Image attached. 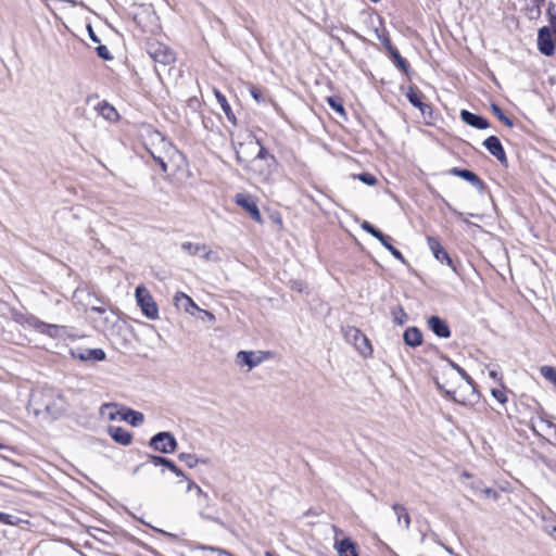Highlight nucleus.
Listing matches in <instances>:
<instances>
[{
  "mask_svg": "<svg viewBox=\"0 0 556 556\" xmlns=\"http://www.w3.org/2000/svg\"><path fill=\"white\" fill-rule=\"evenodd\" d=\"M237 161L262 182H268L276 168V159L255 138H249L236 152Z\"/></svg>",
  "mask_w": 556,
  "mask_h": 556,
  "instance_id": "nucleus-1",
  "label": "nucleus"
},
{
  "mask_svg": "<svg viewBox=\"0 0 556 556\" xmlns=\"http://www.w3.org/2000/svg\"><path fill=\"white\" fill-rule=\"evenodd\" d=\"M149 152L161 166L163 173L168 170V163L176 162L179 151L161 132L152 131L149 135Z\"/></svg>",
  "mask_w": 556,
  "mask_h": 556,
  "instance_id": "nucleus-2",
  "label": "nucleus"
},
{
  "mask_svg": "<svg viewBox=\"0 0 556 556\" xmlns=\"http://www.w3.org/2000/svg\"><path fill=\"white\" fill-rule=\"evenodd\" d=\"M30 404L34 406L36 415L45 412L49 416L55 417L63 410L62 399L51 390L33 393Z\"/></svg>",
  "mask_w": 556,
  "mask_h": 556,
  "instance_id": "nucleus-3",
  "label": "nucleus"
},
{
  "mask_svg": "<svg viewBox=\"0 0 556 556\" xmlns=\"http://www.w3.org/2000/svg\"><path fill=\"white\" fill-rule=\"evenodd\" d=\"M135 298L142 314L151 320L159 318V307L150 291L144 285H139L135 291Z\"/></svg>",
  "mask_w": 556,
  "mask_h": 556,
  "instance_id": "nucleus-4",
  "label": "nucleus"
},
{
  "mask_svg": "<svg viewBox=\"0 0 556 556\" xmlns=\"http://www.w3.org/2000/svg\"><path fill=\"white\" fill-rule=\"evenodd\" d=\"M270 357L268 352L263 351H239L236 354V364L240 368H245V371L249 372L253 368L261 365L263 362L267 361Z\"/></svg>",
  "mask_w": 556,
  "mask_h": 556,
  "instance_id": "nucleus-5",
  "label": "nucleus"
},
{
  "mask_svg": "<svg viewBox=\"0 0 556 556\" xmlns=\"http://www.w3.org/2000/svg\"><path fill=\"white\" fill-rule=\"evenodd\" d=\"M530 426L533 432L547 440L556 442V425L544 415L533 416L530 420Z\"/></svg>",
  "mask_w": 556,
  "mask_h": 556,
  "instance_id": "nucleus-6",
  "label": "nucleus"
},
{
  "mask_svg": "<svg viewBox=\"0 0 556 556\" xmlns=\"http://www.w3.org/2000/svg\"><path fill=\"white\" fill-rule=\"evenodd\" d=\"M345 340L352 343L356 350L364 356L370 355L372 352L371 345L367 337L355 327H345L343 329Z\"/></svg>",
  "mask_w": 556,
  "mask_h": 556,
  "instance_id": "nucleus-7",
  "label": "nucleus"
},
{
  "mask_svg": "<svg viewBox=\"0 0 556 556\" xmlns=\"http://www.w3.org/2000/svg\"><path fill=\"white\" fill-rule=\"evenodd\" d=\"M27 324L38 332L54 339L62 338L67 333L66 327L54 324H46L34 316L27 318Z\"/></svg>",
  "mask_w": 556,
  "mask_h": 556,
  "instance_id": "nucleus-8",
  "label": "nucleus"
},
{
  "mask_svg": "<svg viewBox=\"0 0 556 556\" xmlns=\"http://www.w3.org/2000/svg\"><path fill=\"white\" fill-rule=\"evenodd\" d=\"M150 446L161 453H173L177 447V441L169 432H159L150 440Z\"/></svg>",
  "mask_w": 556,
  "mask_h": 556,
  "instance_id": "nucleus-9",
  "label": "nucleus"
},
{
  "mask_svg": "<svg viewBox=\"0 0 556 556\" xmlns=\"http://www.w3.org/2000/svg\"><path fill=\"white\" fill-rule=\"evenodd\" d=\"M235 202L237 205L248 212L256 223L261 224L263 222L257 203L253 197L247 193H237L235 197Z\"/></svg>",
  "mask_w": 556,
  "mask_h": 556,
  "instance_id": "nucleus-10",
  "label": "nucleus"
},
{
  "mask_svg": "<svg viewBox=\"0 0 556 556\" xmlns=\"http://www.w3.org/2000/svg\"><path fill=\"white\" fill-rule=\"evenodd\" d=\"M427 243L432 252L433 256L441 263H446L453 270H455L453 260L450 257L448 253L444 250L442 244L437 238L428 237Z\"/></svg>",
  "mask_w": 556,
  "mask_h": 556,
  "instance_id": "nucleus-11",
  "label": "nucleus"
},
{
  "mask_svg": "<svg viewBox=\"0 0 556 556\" xmlns=\"http://www.w3.org/2000/svg\"><path fill=\"white\" fill-rule=\"evenodd\" d=\"M484 148L502 164L507 162L504 148L496 136H490L483 141Z\"/></svg>",
  "mask_w": 556,
  "mask_h": 556,
  "instance_id": "nucleus-12",
  "label": "nucleus"
},
{
  "mask_svg": "<svg viewBox=\"0 0 556 556\" xmlns=\"http://www.w3.org/2000/svg\"><path fill=\"white\" fill-rule=\"evenodd\" d=\"M151 58L163 65L170 64L175 61L174 52L165 46L159 45L151 47L149 50Z\"/></svg>",
  "mask_w": 556,
  "mask_h": 556,
  "instance_id": "nucleus-13",
  "label": "nucleus"
},
{
  "mask_svg": "<svg viewBox=\"0 0 556 556\" xmlns=\"http://www.w3.org/2000/svg\"><path fill=\"white\" fill-rule=\"evenodd\" d=\"M174 304L175 306L179 307V308H182L186 313L190 314V315H194V313L198 311H202L195 303L194 301L189 296L187 295L186 293L184 292H177L175 295H174Z\"/></svg>",
  "mask_w": 556,
  "mask_h": 556,
  "instance_id": "nucleus-14",
  "label": "nucleus"
},
{
  "mask_svg": "<svg viewBox=\"0 0 556 556\" xmlns=\"http://www.w3.org/2000/svg\"><path fill=\"white\" fill-rule=\"evenodd\" d=\"M333 547L339 556H358L356 544L349 538L336 539Z\"/></svg>",
  "mask_w": 556,
  "mask_h": 556,
  "instance_id": "nucleus-15",
  "label": "nucleus"
},
{
  "mask_svg": "<svg viewBox=\"0 0 556 556\" xmlns=\"http://www.w3.org/2000/svg\"><path fill=\"white\" fill-rule=\"evenodd\" d=\"M73 357L80 361L100 362L105 359V352L102 349H86L72 352Z\"/></svg>",
  "mask_w": 556,
  "mask_h": 556,
  "instance_id": "nucleus-16",
  "label": "nucleus"
},
{
  "mask_svg": "<svg viewBox=\"0 0 556 556\" xmlns=\"http://www.w3.org/2000/svg\"><path fill=\"white\" fill-rule=\"evenodd\" d=\"M428 326L433 331L434 334H437L440 338H450L451 337V330L448 328V325L445 320L441 319L438 316H431L428 319Z\"/></svg>",
  "mask_w": 556,
  "mask_h": 556,
  "instance_id": "nucleus-17",
  "label": "nucleus"
},
{
  "mask_svg": "<svg viewBox=\"0 0 556 556\" xmlns=\"http://www.w3.org/2000/svg\"><path fill=\"white\" fill-rule=\"evenodd\" d=\"M538 45L540 51L545 55H552L554 53V43L548 29H541L539 33Z\"/></svg>",
  "mask_w": 556,
  "mask_h": 556,
  "instance_id": "nucleus-18",
  "label": "nucleus"
},
{
  "mask_svg": "<svg viewBox=\"0 0 556 556\" xmlns=\"http://www.w3.org/2000/svg\"><path fill=\"white\" fill-rule=\"evenodd\" d=\"M460 118L463 119V122L477 129H485L489 127V122L485 118L476 115L467 110H463L460 112Z\"/></svg>",
  "mask_w": 556,
  "mask_h": 556,
  "instance_id": "nucleus-19",
  "label": "nucleus"
},
{
  "mask_svg": "<svg viewBox=\"0 0 556 556\" xmlns=\"http://www.w3.org/2000/svg\"><path fill=\"white\" fill-rule=\"evenodd\" d=\"M108 432L115 442L122 445H128L131 443V434L122 427L110 426L108 428Z\"/></svg>",
  "mask_w": 556,
  "mask_h": 556,
  "instance_id": "nucleus-20",
  "label": "nucleus"
},
{
  "mask_svg": "<svg viewBox=\"0 0 556 556\" xmlns=\"http://www.w3.org/2000/svg\"><path fill=\"white\" fill-rule=\"evenodd\" d=\"M405 344L416 348L422 343V333L417 327H408L403 334Z\"/></svg>",
  "mask_w": 556,
  "mask_h": 556,
  "instance_id": "nucleus-21",
  "label": "nucleus"
},
{
  "mask_svg": "<svg viewBox=\"0 0 556 556\" xmlns=\"http://www.w3.org/2000/svg\"><path fill=\"white\" fill-rule=\"evenodd\" d=\"M99 114L110 122H116L118 119V113L115 108L109 104L106 101H102L97 105Z\"/></svg>",
  "mask_w": 556,
  "mask_h": 556,
  "instance_id": "nucleus-22",
  "label": "nucleus"
},
{
  "mask_svg": "<svg viewBox=\"0 0 556 556\" xmlns=\"http://www.w3.org/2000/svg\"><path fill=\"white\" fill-rule=\"evenodd\" d=\"M214 94L216 97L217 102L219 103L222 110L226 114L229 122L236 123L235 114L230 108V104L228 103L226 97L217 89L214 90Z\"/></svg>",
  "mask_w": 556,
  "mask_h": 556,
  "instance_id": "nucleus-23",
  "label": "nucleus"
},
{
  "mask_svg": "<svg viewBox=\"0 0 556 556\" xmlns=\"http://www.w3.org/2000/svg\"><path fill=\"white\" fill-rule=\"evenodd\" d=\"M406 97L414 106L421 111L422 114H425L426 110L429 109V106L422 102V94L419 91L409 89Z\"/></svg>",
  "mask_w": 556,
  "mask_h": 556,
  "instance_id": "nucleus-24",
  "label": "nucleus"
},
{
  "mask_svg": "<svg viewBox=\"0 0 556 556\" xmlns=\"http://www.w3.org/2000/svg\"><path fill=\"white\" fill-rule=\"evenodd\" d=\"M121 419L127 421L128 424H130L134 427H137V426L142 425L144 417L139 412L127 409V410L123 412Z\"/></svg>",
  "mask_w": 556,
  "mask_h": 556,
  "instance_id": "nucleus-25",
  "label": "nucleus"
},
{
  "mask_svg": "<svg viewBox=\"0 0 556 556\" xmlns=\"http://www.w3.org/2000/svg\"><path fill=\"white\" fill-rule=\"evenodd\" d=\"M392 508L396 515L397 522L401 523L403 520L405 528L408 529L410 526V517L405 507L400 504H394Z\"/></svg>",
  "mask_w": 556,
  "mask_h": 556,
  "instance_id": "nucleus-26",
  "label": "nucleus"
},
{
  "mask_svg": "<svg viewBox=\"0 0 556 556\" xmlns=\"http://www.w3.org/2000/svg\"><path fill=\"white\" fill-rule=\"evenodd\" d=\"M101 414L110 420L121 419L123 413L117 409L115 405H103L101 407Z\"/></svg>",
  "mask_w": 556,
  "mask_h": 556,
  "instance_id": "nucleus-27",
  "label": "nucleus"
},
{
  "mask_svg": "<svg viewBox=\"0 0 556 556\" xmlns=\"http://www.w3.org/2000/svg\"><path fill=\"white\" fill-rule=\"evenodd\" d=\"M540 374L542 377L549 382H552L556 387V368L553 366H542L540 368Z\"/></svg>",
  "mask_w": 556,
  "mask_h": 556,
  "instance_id": "nucleus-28",
  "label": "nucleus"
},
{
  "mask_svg": "<svg viewBox=\"0 0 556 556\" xmlns=\"http://www.w3.org/2000/svg\"><path fill=\"white\" fill-rule=\"evenodd\" d=\"M181 249L190 255H198L202 250H205V244L184 242Z\"/></svg>",
  "mask_w": 556,
  "mask_h": 556,
  "instance_id": "nucleus-29",
  "label": "nucleus"
},
{
  "mask_svg": "<svg viewBox=\"0 0 556 556\" xmlns=\"http://www.w3.org/2000/svg\"><path fill=\"white\" fill-rule=\"evenodd\" d=\"M389 54L392 58L393 62L397 67H400L403 71H406L407 63L406 61L401 56L397 49L394 47H389Z\"/></svg>",
  "mask_w": 556,
  "mask_h": 556,
  "instance_id": "nucleus-30",
  "label": "nucleus"
},
{
  "mask_svg": "<svg viewBox=\"0 0 556 556\" xmlns=\"http://www.w3.org/2000/svg\"><path fill=\"white\" fill-rule=\"evenodd\" d=\"M453 173L456 176H459V177L464 178L465 180H467V181H469V182H471L473 185L479 182V178L477 177V175L475 173L470 172V170L454 168Z\"/></svg>",
  "mask_w": 556,
  "mask_h": 556,
  "instance_id": "nucleus-31",
  "label": "nucleus"
},
{
  "mask_svg": "<svg viewBox=\"0 0 556 556\" xmlns=\"http://www.w3.org/2000/svg\"><path fill=\"white\" fill-rule=\"evenodd\" d=\"M391 315L393 321L396 323L397 325H403L407 320V314L400 306L393 307L391 311Z\"/></svg>",
  "mask_w": 556,
  "mask_h": 556,
  "instance_id": "nucleus-32",
  "label": "nucleus"
},
{
  "mask_svg": "<svg viewBox=\"0 0 556 556\" xmlns=\"http://www.w3.org/2000/svg\"><path fill=\"white\" fill-rule=\"evenodd\" d=\"M179 459L184 462L189 468H194L200 463V459L194 454L190 453L179 454Z\"/></svg>",
  "mask_w": 556,
  "mask_h": 556,
  "instance_id": "nucleus-33",
  "label": "nucleus"
},
{
  "mask_svg": "<svg viewBox=\"0 0 556 556\" xmlns=\"http://www.w3.org/2000/svg\"><path fill=\"white\" fill-rule=\"evenodd\" d=\"M446 362L448 363V365L455 369L459 376L468 383V384H472V379L470 378V376L460 367L458 366L456 363H454L453 361H451L450 358H446Z\"/></svg>",
  "mask_w": 556,
  "mask_h": 556,
  "instance_id": "nucleus-34",
  "label": "nucleus"
},
{
  "mask_svg": "<svg viewBox=\"0 0 556 556\" xmlns=\"http://www.w3.org/2000/svg\"><path fill=\"white\" fill-rule=\"evenodd\" d=\"M327 102L330 105V108L333 109L336 112L340 114L344 113L343 104L339 98L328 97Z\"/></svg>",
  "mask_w": 556,
  "mask_h": 556,
  "instance_id": "nucleus-35",
  "label": "nucleus"
},
{
  "mask_svg": "<svg viewBox=\"0 0 556 556\" xmlns=\"http://www.w3.org/2000/svg\"><path fill=\"white\" fill-rule=\"evenodd\" d=\"M492 111L506 126L513 127V122L507 116H505L503 111L496 104H492Z\"/></svg>",
  "mask_w": 556,
  "mask_h": 556,
  "instance_id": "nucleus-36",
  "label": "nucleus"
},
{
  "mask_svg": "<svg viewBox=\"0 0 556 556\" xmlns=\"http://www.w3.org/2000/svg\"><path fill=\"white\" fill-rule=\"evenodd\" d=\"M396 260L401 261L402 263H405V258L403 256V254L396 249L394 248L390 241L388 243H384L383 245Z\"/></svg>",
  "mask_w": 556,
  "mask_h": 556,
  "instance_id": "nucleus-37",
  "label": "nucleus"
},
{
  "mask_svg": "<svg viewBox=\"0 0 556 556\" xmlns=\"http://www.w3.org/2000/svg\"><path fill=\"white\" fill-rule=\"evenodd\" d=\"M202 252H205V255H202V257L205 261H211V262H219L220 261V257L218 256V254L215 253L214 251H212L207 245H205V250H202Z\"/></svg>",
  "mask_w": 556,
  "mask_h": 556,
  "instance_id": "nucleus-38",
  "label": "nucleus"
},
{
  "mask_svg": "<svg viewBox=\"0 0 556 556\" xmlns=\"http://www.w3.org/2000/svg\"><path fill=\"white\" fill-rule=\"evenodd\" d=\"M357 178L364 182L365 185H368V186H374L376 185L377 182V179L375 176H372L371 174H368V173H363V174H359L357 176Z\"/></svg>",
  "mask_w": 556,
  "mask_h": 556,
  "instance_id": "nucleus-39",
  "label": "nucleus"
},
{
  "mask_svg": "<svg viewBox=\"0 0 556 556\" xmlns=\"http://www.w3.org/2000/svg\"><path fill=\"white\" fill-rule=\"evenodd\" d=\"M493 397L500 402L501 404H505L507 402V396L505 394V391L502 389H492L491 391Z\"/></svg>",
  "mask_w": 556,
  "mask_h": 556,
  "instance_id": "nucleus-40",
  "label": "nucleus"
},
{
  "mask_svg": "<svg viewBox=\"0 0 556 556\" xmlns=\"http://www.w3.org/2000/svg\"><path fill=\"white\" fill-rule=\"evenodd\" d=\"M250 93L251 96L253 97V99L258 102V103H264L266 101V99L264 98L263 93L261 90H258L257 88L255 87H251L250 88Z\"/></svg>",
  "mask_w": 556,
  "mask_h": 556,
  "instance_id": "nucleus-41",
  "label": "nucleus"
},
{
  "mask_svg": "<svg viewBox=\"0 0 556 556\" xmlns=\"http://www.w3.org/2000/svg\"><path fill=\"white\" fill-rule=\"evenodd\" d=\"M17 518L13 515H9L0 511V522L5 525H14Z\"/></svg>",
  "mask_w": 556,
  "mask_h": 556,
  "instance_id": "nucleus-42",
  "label": "nucleus"
},
{
  "mask_svg": "<svg viewBox=\"0 0 556 556\" xmlns=\"http://www.w3.org/2000/svg\"><path fill=\"white\" fill-rule=\"evenodd\" d=\"M198 504L201 507V509L199 511L200 516L205 519H211V517L208 515H206V513H205V509L208 506V502H205L203 498L198 497Z\"/></svg>",
  "mask_w": 556,
  "mask_h": 556,
  "instance_id": "nucleus-43",
  "label": "nucleus"
},
{
  "mask_svg": "<svg viewBox=\"0 0 556 556\" xmlns=\"http://www.w3.org/2000/svg\"><path fill=\"white\" fill-rule=\"evenodd\" d=\"M477 491L483 492L486 496H491L494 500H497L498 493L490 488L481 489L479 485L473 486Z\"/></svg>",
  "mask_w": 556,
  "mask_h": 556,
  "instance_id": "nucleus-44",
  "label": "nucleus"
},
{
  "mask_svg": "<svg viewBox=\"0 0 556 556\" xmlns=\"http://www.w3.org/2000/svg\"><path fill=\"white\" fill-rule=\"evenodd\" d=\"M375 238H377L382 245H384V243H388L390 241V238L387 237L386 235H383L380 230H376L375 233L372 235Z\"/></svg>",
  "mask_w": 556,
  "mask_h": 556,
  "instance_id": "nucleus-45",
  "label": "nucleus"
},
{
  "mask_svg": "<svg viewBox=\"0 0 556 556\" xmlns=\"http://www.w3.org/2000/svg\"><path fill=\"white\" fill-rule=\"evenodd\" d=\"M375 238H377L382 245H384V243H388L390 241V238L387 237L386 235H383L380 230H376L375 233L372 235Z\"/></svg>",
  "mask_w": 556,
  "mask_h": 556,
  "instance_id": "nucleus-46",
  "label": "nucleus"
},
{
  "mask_svg": "<svg viewBox=\"0 0 556 556\" xmlns=\"http://www.w3.org/2000/svg\"><path fill=\"white\" fill-rule=\"evenodd\" d=\"M375 238H377L382 245H384V243H388L390 241V238L387 237L386 235H383L380 230H376L375 233L372 235Z\"/></svg>",
  "mask_w": 556,
  "mask_h": 556,
  "instance_id": "nucleus-47",
  "label": "nucleus"
},
{
  "mask_svg": "<svg viewBox=\"0 0 556 556\" xmlns=\"http://www.w3.org/2000/svg\"><path fill=\"white\" fill-rule=\"evenodd\" d=\"M151 460L155 466H159V465L167 466V464L169 463V459L161 457V456H152Z\"/></svg>",
  "mask_w": 556,
  "mask_h": 556,
  "instance_id": "nucleus-48",
  "label": "nucleus"
},
{
  "mask_svg": "<svg viewBox=\"0 0 556 556\" xmlns=\"http://www.w3.org/2000/svg\"><path fill=\"white\" fill-rule=\"evenodd\" d=\"M193 491H194L197 497H201L205 502H210V497H208L207 493H205L198 484Z\"/></svg>",
  "mask_w": 556,
  "mask_h": 556,
  "instance_id": "nucleus-49",
  "label": "nucleus"
},
{
  "mask_svg": "<svg viewBox=\"0 0 556 556\" xmlns=\"http://www.w3.org/2000/svg\"><path fill=\"white\" fill-rule=\"evenodd\" d=\"M172 472H174L176 476L178 477H184V473L182 471L172 462L169 460V463L167 464L166 466Z\"/></svg>",
  "mask_w": 556,
  "mask_h": 556,
  "instance_id": "nucleus-50",
  "label": "nucleus"
},
{
  "mask_svg": "<svg viewBox=\"0 0 556 556\" xmlns=\"http://www.w3.org/2000/svg\"><path fill=\"white\" fill-rule=\"evenodd\" d=\"M362 229L365 230L366 232L370 233L371 236L375 233V231L377 230L370 223L368 222H363V224L361 225Z\"/></svg>",
  "mask_w": 556,
  "mask_h": 556,
  "instance_id": "nucleus-51",
  "label": "nucleus"
},
{
  "mask_svg": "<svg viewBox=\"0 0 556 556\" xmlns=\"http://www.w3.org/2000/svg\"><path fill=\"white\" fill-rule=\"evenodd\" d=\"M97 51H98L99 56H101L103 59H110L109 50L105 46L98 47Z\"/></svg>",
  "mask_w": 556,
  "mask_h": 556,
  "instance_id": "nucleus-52",
  "label": "nucleus"
},
{
  "mask_svg": "<svg viewBox=\"0 0 556 556\" xmlns=\"http://www.w3.org/2000/svg\"><path fill=\"white\" fill-rule=\"evenodd\" d=\"M379 39L381 40L382 45L384 46V48L387 49V51L389 52V47H393L389 37L388 36H382V37H379Z\"/></svg>",
  "mask_w": 556,
  "mask_h": 556,
  "instance_id": "nucleus-53",
  "label": "nucleus"
},
{
  "mask_svg": "<svg viewBox=\"0 0 556 556\" xmlns=\"http://www.w3.org/2000/svg\"><path fill=\"white\" fill-rule=\"evenodd\" d=\"M211 551L216 552L218 554V556H232L230 553H228L224 549L211 547Z\"/></svg>",
  "mask_w": 556,
  "mask_h": 556,
  "instance_id": "nucleus-54",
  "label": "nucleus"
},
{
  "mask_svg": "<svg viewBox=\"0 0 556 556\" xmlns=\"http://www.w3.org/2000/svg\"><path fill=\"white\" fill-rule=\"evenodd\" d=\"M197 484L191 481V480H188V484H187V492H191L195 489Z\"/></svg>",
  "mask_w": 556,
  "mask_h": 556,
  "instance_id": "nucleus-55",
  "label": "nucleus"
},
{
  "mask_svg": "<svg viewBox=\"0 0 556 556\" xmlns=\"http://www.w3.org/2000/svg\"><path fill=\"white\" fill-rule=\"evenodd\" d=\"M490 377L493 379V380H500L498 378V374L496 370H490L489 372Z\"/></svg>",
  "mask_w": 556,
  "mask_h": 556,
  "instance_id": "nucleus-56",
  "label": "nucleus"
},
{
  "mask_svg": "<svg viewBox=\"0 0 556 556\" xmlns=\"http://www.w3.org/2000/svg\"><path fill=\"white\" fill-rule=\"evenodd\" d=\"M91 311L100 313V314H103L105 312V309L103 307H98V306H92Z\"/></svg>",
  "mask_w": 556,
  "mask_h": 556,
  "instance_id": "nucleus-57",
  "label": "nucleus"
},
{
  "mask_svg": "<svg viewBox=\"0 0 556 556\" xmlns=\"http://www.w3.org/2000/svg\"><path fill=\"white\" fill-rule=\"evenodd\" d=\"M202 312L207 316V319H210L212 321L215 319V316L211 312H208V311H202Z\"/></svg>",
  "mask_w": 556,
  "mask_h": 556,
  "instance_id": "nucleus-58",
  "label": "nucleus"
},
{
  "mask_svg": "<svg viewBox=\"0 0 556 556\" xmlns=\"http://www.w3.org/2000/svg\"><path fill=\"white\" fill-rule=\"evenodd\" d=\"M89 31H90V38L94 41V42H98L99 39L96 37V35L93 34L92 29L89 27Z\"/></svg>",
  "mask_w": 556,
  "mask_h": 556,
  "instance_id": "nucleus-59",
  "label": "nucleus"
},
{
  "mask_svg": "<svg viewBox=\"0 0 556 556\" xmlns=\"http://www.w3.org/2000/svg\"><path fill=\"white\" fill-rule=\"evenodd\" d=\"M455 214H456V216H457L458 218H460L462 220L466 222V219L464 218V214H463V213H460V212H456V211H455Z\"/></svg>",
  "mask_w": 556,
  "mask_h": 556,
  "instance_id": "nucleus-60",
  "label": "nucleus"
},
{
  "mask_svg": "<svg viewBox=\"0 0 556 556\" xmlns=\"http://www.w3.org/2000/svg\"><path fill=\"white\" fill-rule=\"evenodd\" d=\"M435 384L440 391H443V386L437 380Z\"/></svg>",
  "mask_w": 556,
  "mask_h": 556,
  "instance_id": "nucleus-61",
  "label": "nucleus"
},
{
  "mask_svg": "<svg viewBox=\"0 0 556 556\" xmlns=\"http://www.w3.org/2000/svg\"><path fill=\"white\" fill-rule=\"evenodd\" d=\"M446 552L450 553V554H453L452 549L448 548V547H445Z\"/></svg>",
  "mask_w": 556,
  "mask_h": 556,
  "instance_id": "nucleus-62",
  "label": "nucleus"
},
{
  "mask_svg": "<svg viewBox=\"0 0 556 556\" xmlns=\"http://www.w3.org/2000/svg\"><path fill=\"white\" fill-rule=\"evenodd\" d=\"M265 556H273V554L270 552H266Z\"/></svg>",
  "mask_w": 556,
  "mask_h": 556,
  "instance_id": "nucleus-63",
  "label": "nucleus"
},
{
  "mask_svg": "<svg viewBox=\"0 0 556 556\" xmlns=\"http://www.w3.org/2000/svg\"><path fill=\"white\" fill-rule=\"evenodd\" d=\"M553 531L556 533V527H554Z\"/></svg>",
  "mask_w": 556,
  "mask_h": 556,
  "instance_id": "nucleus-64",
  "label": "nucleus"
}]
</instances>
